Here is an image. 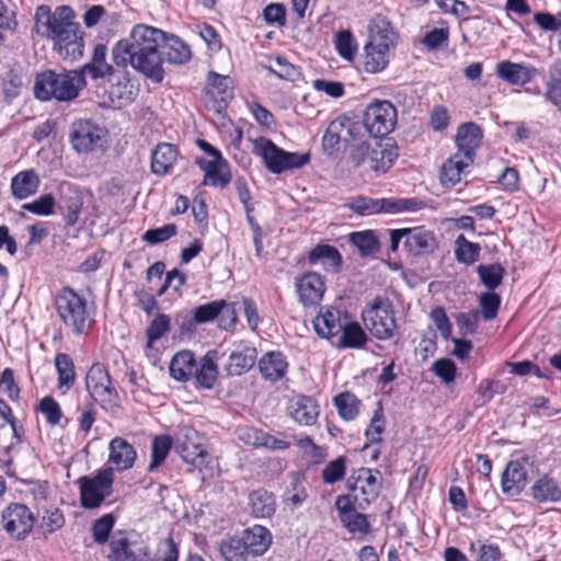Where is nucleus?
I'll list each match as a JSON object with an SVG mask.
<instances>
[{"label":"nucleus","mask_w":561,"mask_h":561,"mask_svg":"<svg viewBox=\"0 0 561 561\" xmlns=\"http://www.w3.org/2000/svg\"><path fill=\"white\" fill-rule=\"evenodd\" d=\"M170 375L178 381H187L196 370V360L191 351L178 352L170 363Z\"/></svg>","instance_id":"c9c22d12"},{"label":"nucleus","mask_w":561,"mask_h":561,"mask_svg":"<svg viewBox=\"0 0 561 561\" xmlns=\"http://www.w3.org/2000/svg\"><path fill=\"white\" fill-rule=\"evenodd\" d=\"M287 366L284 355L278 352L266 353L259 360V369L262 377L270 381L282 379L286 374Z\"/></svg>","instance_id":"473e14b6"},{"label":"nucleus","mask_w":561,"mask_h":561,"mask_svg":"<svg viewBox=\"0 0 561 561\" xmlns=\"http://www.w3.org/2000/svg\"><path fill=\"white\" fill-rule=\"evenodd\" d=\"M62 202L67 214L65 216L66 224L68 226H75L78 221V216L82 209V198L77 191H69V194L62 196Z\"/></svg>","instance_id":"4d7b16f0"},{"label":"nucleus","mask_w":561,"mask_h":561,"mask_svg":"<svg viewBox=\"0 0 561 561\" xmlns=\"http://www.w3.org/2000/svg\"><path fill=\"white\" fill-rule=\"evenodd\" d=\"M480 254V245L468 241L462 234L458 236L455 241V255L458 262L471 265L478 261Z\"/></svg>","instance_id":"49530a36"},{"label":"nucleus","mask_w":561,"mask_h":561,"mask_svg":"<svg viewBox=\"0 0 561 561\" xmlns=\"http://www.w3.org/2000/svg\"><path fill=\"white\" fill-rule=\"evenodd\" d=\"M34 515L24 504H10L2 513V527L16 540H22L34 526Z\"/></svg>","instance_id":"4468645a"},{"label":"nucleus","mask_w":561,"mask_h":561,"mask_svg":"<svg viewBox=\"0 0 561 561\" xmlns=\"http://www.w3.org/2000/svg\"><path fill=\"white\" fill-rule=\"evenodd\" d=\"M195 163L204 171L203 185L225 187L231 181L229 163L222 158L206 160L196 158Z\"/></svg>","instance_id":"393cba45"},{"label":"nucleus","mask_w":561,"mask_h":561,"mask_svg":"<svg viewBox=\"0 0 561 561\" xmlns=\"http://www.w3.org/2000/svg\"><path fill=\"white\" fill-rule=\"evenodd\" d=\"M335 507L342 524L350 533L367 534L369 531L370 525L367 517L357 512L360 508L348 497H336Z\"/></svg>","instance_id":"b1692460"},{"label":"nucleus","mask_w":561,"mask_h":561,"mask_svg":"<svg viewBox=\"0 0 561 561\" xmlns=\"http://www.w3.org/2000/svg\"><path fill=\"white\" fill-rule=\"evenodd\" d=\"M107 48L103 44L95 45L90 62L83 65L80 69L76 70L85 79V76H90L92 79H103L105 77L114 78L116 73H119L122 68H117L115 64H108L106 61Z\"/></svg>","instance_id":"aec40b11"},{"label":"nucleus","mask_w":561,"mask_h":561,"mask_svg":"<svg viewBox=\"0 0 561 561\" xmlns=\"http://www.w3.org/2000/svg\"><path fill=\"white\" fill-rule=\"evenodd\" d=\"M165 39L167 33L163 31L137 24L127 37L113 46L112 60L117 68L126 69L130 66L146 78L160 83L164 78L160 48Z\"/></svg>","instance_id":"f257e3e1"},{"label":"nucleus","mask_w":561,"mask_h":561,"mask_svg":"<svg viewBox=\"0 0 561 561\" xmlns=\"http://www.w3.org/2000/svg\"><path fill=\"white\" fill-rule=\"evenodd\" d=\"M404 245L409 253L421 255L433 252L437 248L434 233L422 227L408 228Z\"/></svg>","instance_id":"bb28decb"},{"label":"nucleus","mask_w":561,"mask_h":561,"mask_svg":"<svg viewBox=\"0 0 561 561\" xmlns=\"http://www.w3.org/2000/svg\"><path fill=\"white\" fill-rule=\"evenodd\" d=\"M105 131L90 121H79L73 124L70 140L79 153H88L103 147Z\"/></svg>","instance_id":"2eb2a0df"},{"label":"nucleus","mask_w":561,"mask_h":561,"mask_svg":"<svg viewBox=\"0 0 561 561\" xmlns=\"http://www.w3.org/2000/svg\"><path fill=\"white\" fill-rule=\"evenodd\" d=\"M110 561H149V547L135 531H117L110 540Z\"/></svg>","instance_id":"9b49d317"},{"label":"nucleus","mask_w":561,"mask_h":561,"mask_svg":"<svg viewBox=\"0 0 561 561\" xmlns=\"http://www.w3.org/2000/svg\"><path fill=\"white\" fill-rule=\"evenodd\" d=\"M175 234L176 226L173 224H168L156 229L147 230L142 236V240L149 244H158L169 240Z\"/></svg>","instance_id":"e2e57ef3"},{"label":"nucleus","mask_w":561,"mask_h":561,"mask_svg":"<svg viewBox=\"0 0 561 561\" xmlns=\"http://www.w3.org/2000/svg\"><path fill=\"white\" fill-rule=\"evenodd\" d=\"M290 415L300 425L310 426L317 422L319 407L310 397H299L290 405Z\"/></svg>","instance_id":"72a5a7b5"},{"label":"nucleus","mask_w":561,"mask_h":561,"mask_svg":"<svg viewBox=\"0 0 561 561\" xmlns=\"http://www.w3.org/2000/svg\"><path fill=\"white\" fill-rule=\"evenodd\" d=\"M481 312L484 320H493L499 311L501 298L497 294L488 291L480 296Z\"/></svg>","instance_id":"680f3d73"},{"label":"nucleus","mask_w":561,"mask_h":561,"mask_svg":"<svg viewBox=\"0 0 561 561\" xmlns=\"http://www.w3.org/2000/svg\"><path fill=\"white\" fill-rule=\"evenodd\" d=\"M531 492L534 499L538 502H557L561 500V489L548 477L536 481L531 488Z\"/></svg>","instance_id":"a18cd8bd"},{"label":"nucleus","mask_w":561,"mask_h":561,"mask_svg":"<svg viewBox=\"0 0 561 561\" xmlns=\"http://www.w3.org/2000/svg\"><path fill=\"white\" fill-rule=\"evenodd\" d=\"M219 552L225 561H248L250 553L242 538L227 537L219 543Z\"/></svg>","instance_id":"37998d69"},{"label":"nucleus","mask_w":561,"mask_h":561,"mask_svg":"<svg viewBox=\"0 0 561 561\" xmlns=\"http://www.w3.org/2000/svg\"><path fill=\"white\" fill-rule=\"evenodd\" d=\"M346 472V458L339 457L330 462L323 468L321 478L324 483L333 484L337 481H341Z\"/></svg>","instance_id":"13d9d810"},{"label":"nucleus","mask_w":561,"mask_h":561,"mask_svg":"<svg viewBox=\"0 0 561 561\" xmlns=\"http://www.w3.org/2000/svg\"><path fill=\"white\" fill-rule=\"evenodd\" d=\"M216 318L219 319V327L221 329H232L237 322L233 305L221 299L201 305L194 309V320L196 323H206Z\"/></svg>","instance_id":"dca6fc26"},{"label":"nucleus","mask_w":561,"mask_h":561,"mask_svg":"<svg viewBox=\"0 0 561 561\" xmlns=\"http://www.w3.org/2000/svg\"><path fill=\"white\" fill-rule=\"evenodd\" d=\"M54 196L51 194H44L32 203L24 204L22 208L38 216H49L54 213Z\"/></svg>","instance_id":"052dcab7"},{"label":"nucleus","mask_w":561,"mask_h":561,"mask_svg":"<svg viewBox=\"0 0 561 561\" xmlns=\"http://www.w3.org/2000/svg\"><path fill=\"white\" fill-rule=\"evenodd\" d=\"M254 151L262 157L267 170L275 174L301 168L310 161L309 153L287 152L266 138L255 140Z\"/></svg>","instance_id":"1a4fd4ad"},{"label":"nucleus","mask_w":561,"mask_h":561,"mask_svg":"<svg viewBox=\"0 0 561 561\" xmlns=\"http://www.w3.org/2000/svg\"><path fill=\"white\" fill-rule=\"evenodd\" d=\"M477 273L482 284L491 291L497 288L505 273L504 267L501 264H481L477 267Z\"/></svg>","instance_id":"09e8293b"},{"label":"nucleus","mask_w":561,"mask_h":561,"mask_svg":"<svg viewBox=\"0 0 561 561\" xmlns=\"http://www.w3.org/2000/svg\"><path fill=\"white\" fill-rule=\"evenodd\" d=\"M54 307L62 323L76 335L87 334L94 323L85 298L66 286L55 296Z\"/></svg>","instance_id":"20e7f679"},{"label":"nucleus","mask_w":561,"mask_h":561,"mask_svg":"<svg viewBox=\"0 0 561 561\" xmlns=\"http://www.w3.org/2000/svg\"><path fill=\"white\" fill-rule=\"evenodd\" d=\"M424 206V202L416 198H371L365 196H357L345 205V207L360 216L380 213H415Z\"/></svg>","instance_id":"423d86ee"},{"label":"nucleus","mask_w":561,"mask_h":561,"mask_svg":"<svg viewBox=\"0 0 561 561\" xmlns=\"http://www.w3.org/2000/svg\"><path fill=\"white\" fill-rule=\"evenodd\" d=\"M241 538L250 553L254 557L263 556L272 543L270 530L261 525L245 529Z\"/></svg>","instance_id":"c756f323"},{"label":"nucleus","mask_w":561,"mask_h":561,"mask_svg":"<svg viewBox=\"0 0 561 561\" xmlns=\"http://www.w3.org/2000/svg\"><path fill=\"white\" fill-rule=\"evenodd\" d=\"M397 124V108L390 101H374L366 111L364 125L374 139L390 134Z\"/></svg>","instance_id":"ddd939ff"},{"label":"nucleus","mask_w":561,"mask_h":561,"mask_svg":"<svg viewBox=\"0 0 561 561\" xmlns=\"http://www.w3.org/2000/svg\"><path fill=\"white\" fill-rule=\"evenodd\" d=\"M350 240L359 250L362 255H370L379 250V242L370 230L353 232L350 234Z\"/></svg>","instance_id":"3c124183"},{"label":"nucleus","mask_w":561,"mask_h":561,"mask_svg":"<svg viewBox=\"0 0 561 561\" xmlns=\"http://www.w3.org/2000/svg\"><path fill=\"white\" fill-rule=\"evenodd\" d=\"M172 446L169 436H157L152 442L151 461L148 467L149 471L156 470L167 458Z\"/></svg>","instance_id":"5fc2aeb1"},{"label":"nucleus","mask_w":561,"mask_h":561,"mask_svg":"<svg viewBox=\"0 0 561 561\" xmlns=\"http://www.w3.org/2000/svg\"><path fill=\"white\" fill-rule=\"evenodd\" d=\"M256 350L245 346L240 351L232 352L227 364V371L231 376H240L254 366Z\"/></svg>","instance_id":"ea45409f"},{"label":"nucleus","mask_w":561,"mask_h":561,"mask_svg":"<svg viewBox=\"0 0 561 561\" xmlns=\"http://www.w3.org/2000/svg\"><path fill=\"white\" fill-rule=\"evenodd\" d=\"M39 184L41 179L34 170L21 171L11 180V193L18 199H25L38 191Z\"/></svg>","instance_id":"7c9ffc66"},{"label":"nucleus","mask_w":561,"mask_h":561,"mask_svg":"<svg viewBox=\"0 0 561 561\" xmlns=\"http://www.w3.org/2000/svg\"><path fill=\"white\" fill-rule=\"evenodd\" d=\"M179 549L172 537L160 541L157 552L151 561H178Z\"/></svg>","instance_id":"69168bd1"},{"label":"nucleus","mask_w":561,"mask_h":561,"mask_svg":"<svg viewBox=\"0 0 561 561\" xmlns=\"http://www.w3.org/2000/svg\"><path fill=\"white\" fill-rule=\"evenodd\" d=\"M391 49L383 48L370 43L364 46V70L368 73H379L389 65V53Z\"/></svg>","instance_id":"f704fd0d"},{"label":"nucleus","mask_w":561,"mask_h":561,"mask_svg":"<svg viewBox=\"0 0 561 561\" xmlns=\"http://www.w3.org/2000/svg\"><path fill=\"white\" fill-rule=\"evenodd\" d=\"M194 375L202 387L210 389L214 386L217 380L218 368L208 354L202 358L199 367H196Z\"/></svg>","instance_id":"8fccbe9b"},{"label":"nucleus","mask_w":561,"mask_h":561,"mask_svg":"<svg viewBox=\"0 0 561 561\" xmlns=\"http://www.w3.org/2000/svg\"><path fill=\"white\" fill-rule=\"evenodd\" d=\"M117 75V83L112 84L110 88V98L114 102L117 100L118 105H123L133 100V87L129 83L128 71L126 69H122Z\"/></svg>","instance_id":"de8ad7c7"},{"label":"nucleus","mask_w":561,"mask_h":561,"mask_svg":"<svg viewBox=\"0 0 561 561\" xmlns=\"http://www.w3.org/2000/svg\"><path fill=\"white\" fill-rule=\"evenodd\" d=\"M114 473L112 468L98 471L94 477H80L77 480L80 502L84 508H98L112 494Z\"/></svg>","instance_id":"9d476101"},{"label":"nucleus","mask_w":561,"mask_h":561,"mask_svg":"<svg viewBox=\"0 0 561 561\" xmlns=\"http://www.w3.org/2000/svg\"><path fill=\"white\" fill-rule=\"evenodd\" d=\"M296 290L301 304L316 306L323 298L325 284L320 274L309 272L296 280Z\"/></svg>","instance_id":"412c9836"},{"label":"nucleus","mask_w":561,"mask_h":561,"mask_svg":"<svg viewBox=\"0 0 561 561\" xmlns=\"http://www.w3.org/2000/svg\"><path fill=\"white\" fill-rule=\"evenodd\" d=\"M398 149L381 139H370L358 144L352 151L351 158L356 167L374 171L387 172L398 158Z\"/></svg>","instance_id":"39448f33"},{"label":"nucleus","mask_w":561,"mask_h":561,"mask_svg":"<svg viewBox=\"0 0 561 561\" xmlns=\"http://www.w3.org/2000/svg\"><path fill=\"white\" fill-rule=\"evenodd\" d=\"M537 70L534 67L515 64L511 61H501L496 66L497 76L515 85H524L529 82L535 76Z\"/></svg>","instance_id":"cd10ccee"},{"label":"nucleus","mask_w":561,"mask_h":561,"mask_svg":"<svg viewBox=\"0 0 561 561\" xmlns=\"http://www.w3.org/2000/svg\"><path fill=\"white\" fill-rule=\"evenodd\" d=\"M348 493L337 497H348L359 508L365 510L375 501L381 488V479L378 470L359 468L352 472L347 480Z\"/></svg>","instance_id":"6e6552de"},{"label":"nucleus","mask_w":561,"mask_h":561,"mask_svg":"<svg viewBox=\"0 0 561 561\" xmlns=\"http://www.w3.org/2000/svg\"><path fill=\"white\" fill-rule=\"evenodd\" d=\"M115 525V518L112 514H105L95 519L92 524L91 531L93 539L99 545H104L110 539V534Z\"/></svg>","instance_id":"864d4df0"},{"label":"nucleus","mask_w":561,"mask_h":561,"mask_svg":"<svg viewBox=\"0 0 561 561\" xmlns=\"http://www.w3.org/2000/svg\"><path fill=\"white\" fill-rule=\"evenodd\" d=\"M267 69L277 77L286 80H294L297 76L296 68L282 57L272 59L267 66Z\"/></svg>","instance_id":"338daca9"},{"label":"nucleus","mask_w":561,"mask_h":561,"mask_svg":"<svg viewBox=\"0 0 561 561\" xmlns=\"http://www.w3.org/2000/svg\"><path fill=\"white\" fill-rule=\"evenodd\" d=\"M170 330V318L167 314H157L147 328V346L161 339Z\"/></svg>","instance_id":"6e6d98bb"},{"label":"nucleus","mask_w":561,"mask_h":561,"mask_svg":"<svg viewBox=\"0 0 561 561\" xmlns=\"http://www.w3.org/2000/svg\"><path fill=\"white\" fill-rule=\"evenodd\" d=\"M85 84V79L76 70L60 73L46 70L36 76L34 95L41 101L56 99L67 102L76 99Z\"/></svg>","instance_id":"7ed1b4c3"},{"label":"nucleus","mask_w":561,"mask_h":561,"mask_svg":"<svg viewBox=\"0 0 561 561\" xmlns=\"http://www.w3.org/2000/svg\"><path fill=\"white\" fill-rule=\"evenodd\" d=\"M398 41L399 34L388 19L381 14H377L370 20L367 43L393 49Z\"/></svg>","instance_id":"5701e85b"},{"label":"nucleus","mask_w":561,"mask_h":561,"mask_svg":"<svg viewBox=\"0 0 561 561\" xmlns=\"http://www.w3.org/2000/svg\"><path fill=\"white\" fill-rule=\"evenodd\" d=\"M432 370L443 382L450 383L455 380L457 367L451 359L440 358L433 363Z\"/></svg>","instance_id":"0e129e2a"},{"label":"nucleus","mask_w":561,"mask_h":561,"mask_svg":"<svg viewBox=\"0 0 561 561\" xmlns=\"http://www.w3.org/2000/svg\"><path fill=\"white\" fill-rule=\"evenodd\" d=\"M249 505L256 518H268L276 510L275 496L264 489L254 490L249 495Z\"/></svg>","instance_id":"4c0bfd02"},{"label":"nucleus","mask_w":561,"mask_h":561,"mask_svg":"<svg viewBox=\"0 0 561 561\" xmlns=\"http://www.w3.org/2000/svg\"><path fill=\"white\" fill-rule=\"evenodd\" d=\"M367 340L368 337L362 327L347 317L345 327L336 341H333V345L339 348H360L366 344Z\"/></svg>","instance_id":"2f4dec72"},{"label":"nucleus","mask_w":561,"mask_h":561,"mask_svg":"<svg viewBox=\"0 0 561 561\" xmlns=\"http://www.w3.org/2000/svg\"><path fill=\"white\" fill-rule=\"evenodd\" d=\"M336 49L344 59L353 60L356 56L357 44L350 31H341L336 35Z\"/></svg>","instance_id":"bf43d9fd"},{"label":"nucleus","mask_w":561,"mask_h":561,"mask_svg":"<svg viewBox=\"0 0 561 561\" xmlns=\"http://www.w3.org/2000/svg\"><path fill=\"white\" fill-rule=\"evenodd\" d=\"M108 462L118 471L130 469L136 460L137 454L133 445L123 437H115L111 440Z\"/></svg>","instance_id":"a878e982"},{"label":"nucleus","mask_w":561,"mask_h":561,"mask_svg":"<svg viewBox=\"0 0 561 561\" xmlns=\"http://www.w3.org/2000/svg\"><path fill=\"white\" fill-rule=\"evenodd\" d=\"M347 317L346 312L333 307L321 309L312 321L314 332L319 337L333 344V341H336L339 334L343 331Z\"/></svg>","instance_id":"f3484780"},{"label":"nucleus","mask_w":561,"mask_h":561,"mask_svg":"<svg viewBox=\"0 0 561 561\" xmlns=\"http://www.w3.org/2000/svg\"><path fill=\"white\" fill-rule=\"evenodd\" d=\"M85 388L91 398L103 409L112 410L118 405V393L112 386L111 377L104 365L93 364L85 376Z\"/></svg>","instance_id":"f8f14e48"},{"label":"nucleus","mask_w":561,"mask_h":561,"mask_svg":"<svg viewBox=\"0 0 561 561\" xmlns=\"http://www.w3.org/2000/svg\"><path fill=\"white\" fill-rule=\"evenodd\" d=\"M527 472L518 460L510 461L502 474V489L507 495L515 496L525 488Z\"/></svg>","instance_id":"c85d7f7f"},{"label":"nucleus","mask_w":561,"mask_h":561,"mask_svg":"<svg viewBox=\"0 0 561 561\" xmlns=\"http://www.w3.org/2000/svg\"><path fill=\"white\" fill-rule=\"evenodd\" d=\"M482 129L476 123H465L458 127L456 135V144L458 151L461 153L466 162H473L476 150L482 141Z\"/></svg>","instance_id":"4be33fe9"},{"label":"nucleus","mask_w":561,"mask_h":561,"mask_svg":"<svg viewBox=\"0 0 561 561\" xmlns=\"http://www.w3.org/2000/svg\"><path fill=\"white\" fill-rule=\"evenodd\" d=\"M309 262L321 263L324 268L337 272L342 264V256L336 248L329 244L317 245L309 254Z\"/></svg>","instance_id":"a19ab883"},{"label":"nucleus","mask_w":561,"mask_h":561,"mask_svg":"<svg viewBox=\"0 0 561 561\" xmlns=\"http://www.w3.org/2000/svg\"><path fill=\"white\" fill-rule=\"evenodd\" d=\"M471 162H466L461 153H455L442 167L440 181L446 187L455 186L459 181L461 173Z\"/></svg>","instance_id":"79ce46f5"},{"label":"nucleus","mask_w":561,"mask_h":561,"mask_svg":"<svg viewBox=\"0 0 561 561\" xmlns=\"http://www.w3.org/2000/svg\"><path fill=\"white\" fill-rule=\"evenodd\" d=\"M178 151L171 144H159L152 152L151 170L154 174L169 173L176 161Z\"/></svg>","instance_id":"e433bc0d"},{"label":"nucleus","mask_w":561,"mask_h":561,"mask_svg":"<svg viewBox=\"0 0 561 561\" xmlns=\"http://www.w3.org/2000/svg\"><path fill=\"white\" fill-rule=\"evenodd\" d=\"M39 409L46 416V421L50 425H57L62 416L61 409L56 400L50 397H45L41 403Z\"/></svg>","instance_id":"774afa93"},{"label":"nucleus","mask_w":561,"mask_h":561,"mask_svg":"<svg viewBox=\"0 0 561 561\" xmlns=\"http://www.w3.org/2000/svg\"><path fill=\"white\" fill-rule=\"evenodd\" d=\"M366 329L378 340L385 341L393 336L397 329L394 310L391 302L382 297H376L362 312Z\"/></svg>","instance_id":"0eeeda50"},{"label":"nucleus","mask_w":561,"mask_h":561,"mask_svg":"<svg viewBox=\"0 0 561 561\" xmlns=\"http://www.w3.org/2000/svg\"><path fill=\"white\" fill-rule=\"evenodd\" d=\"M175 449L187 463H195L197 459L204 458L207 453L199 433L188 426L182 427L175 439Z\"/></svg>","instance_id":"a211bd4d"},{"label":"nucleus","mask_w":561,"mask_h":561,"mask_svg":"<svg viewBox=\"0 0 561 561\" xmlns=\"http://www.w3.org/2000/svg\"><path fill=\"white\" fill-rule=\"evenodd\" d=\"M334 402L340 416L344 420L352 421L357 416L359 401L354 394L350 392L340 393L335 397Z\"/></svg>","instance_id":"603ef678"},{"label":"nucleus","mask_w":561,"mask_h":561,"mask_svg":"<svg viewBox=\"0 0 561 561\" xmlns=\"http://www.w3.org/2000/svg\"><path fill=\"white\" fill-rule=\"evenodd\" d=\"M76 13L69 5L57 7L54 11L39 5L35 12L36 32L53 42V49L64 59L77 60L83 55L84 39Z\"/></svg>","instance_id":"f03ea898"},{"label":"nucleus","mask_w":561,"mask_h":561,"mask_svg":"<svg viewBox=\"0 0 561 561\" xmlns=\"http://www.w3.org/2000/svg\"><path fill=\"white\" fill-rule=\"evenodd\" d=\"M59 388L71 389L76 381L75 365L68 354L58 353L55 357Z\"/></svg>","instance_id":"c03bdc74"},{"label":"nucleus","mask_w":561,"mask_h":561,"mask_svg":"<svg viewBox=\"0 0 561 561\" xmlns=\"http://www.w3.org/2000/svg\"><path fill=\"white\" fill-rule=\"evenodd\" d=\"M205 102L208 105V99L214 101L211 106L216 111H220L228 101L233 98V81L229 76H222L215 71H210L205 87Z\"/></svg>","instance_id":"6ab92c4d"},{"label":"nucleus","mask_w":561,"mask_h":561,"mask_svg":"<svg viewBox=\"0 0 561 561\" xmlns=\"http://www.w3.org/2000/svg\"><path fill=\"white\" fill-rule=\"evenodd\" d=\"M160 51L161 56L163 55L170 64L174 65L187 62L192 56L190 46L174 35H167Z\"/></svg>","instance_id":"58836bf2"}]
</instances>
